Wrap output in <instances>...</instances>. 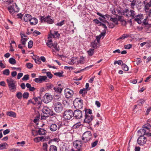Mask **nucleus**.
I'll return each mask as SVG.
<instances>
[{
    "instance_id": "nucleus-1",
    "label": "nucleus",
    "mask_w": 151,
    "mask_h": 151,
    "mask_svg": "<svg viewBox=\"0 0 151 151\" xmlns=\"http://www.w3.org/2000/svg\"><path fill=\"white\" fill-rule=\"evenodd\" d=\"M9 90L12 92L15 91L17 89L16 81L12 78L6 80Z\"/></svg>"
},
{
    "instance_id": "nucleus-2",
    "label": "nucleus",
    "mask_w": 151,
    "mask_h": 151,
    "mask_svg": "<svg viewBox=\"0 0 151 151\" xmlns=\"http://www.w3.org/2000/svg\"><path fill=\"white\" fill-rule=\"evenodd\" d=\"M24 20L25 22L29 21L30 24L35 25L38 22V20L36 18H32L31 15L29 14H26L24 16Z\"/></svg>"
},
{
    "instance_id": "nucleus-3",
    "label": "nucleus",
    "mask_w": 151,
    "mask_h": 151,
    "mask_svg": "<svg viewBox=\"0 0 151 151\" xmlns=\"http://www.w3.org/2000/svg\"><path fill=\"white\" fill-rule=\"evenodd\" d=\"M123 15L128 17H131L132 19L134 18L137 15L136 12L133 10H129L128 9H125L123 11Z\"/></svg>"
},
{
    "instance_id": "nucleus-4",
    "label": "nucleus",
    "mask_w": 151,
    "mask_h": 151,
    "mask_svg": "<svg viewBox=\"0 0 151 151\" xmlns=\"http://www.w3.org/2000/svg\"><path fill=\"white\" fill-rule=\"evenodd\" d=\"M92 134L90 131L85 132L82 135V139L84 142L86 143L90 140L91 138Z\"/></svg>"
},
{
    "instance_id": "nucleus-5",
    "label": "nucleus",
    "mask_w": 151,
    "mask_h": 151,
    "mask_svg": "<svg viewBox=\"0 0 151 151\" xmlns=\"http://www.w3.org/2000/svg\"><path fill=\"white\" fill-rule=\"evenodd\" d=\"M83 105V100L82 99L76 98L73 101V105L75 108L77 109H81Z\"/></svg>"
},
{
    "instance_id": "nucleus-6",
    "label": "nucleus",
    "mask_w": 151,
    "mask_h": 151,
    "mask_svg": "<svg viewBox=\"0 0 151 151\" xmlns=\"http://www.w3.org/2000/svg\"><path fill=\"white\" fill-rule=\"evenodd\" d=\"M53 106L55 110L57 113H61L63 110V106L61 103L60 102L54 103Z\"/></svg>"
},
{
    "instance_id": "nucleus-7",
    "label": "nucleus",
    "mask_w": 151,
    "mask_h": 151,
    "mask_svg": "<svg viewBox=\"0 0 151 151\" xmlns=\"http://www.w3.org/2000/svg\"><path fill=\"white\" fill-rule=\"evenodd\" d=\"M73 111L71 110L68 109L64 113L63 117L65 119L69 120L73 117Z\"/></svg>"
},
{
    "instance_id": "nucleus-8",
    "label": "nucleus",
    "mask_w": 151,
    "mask_h": 151,
    "mask_svg": "<svg viewBox=\"0 0 151 151\" xmlns=\"http://www.w3.org/2000/svg\"><path fill=\"white\" fill-rule=\"evenodd\" d=\"M42 111L44 114H46L48 116H55L56 114L55 113L53 112L52 111H51L50 109L47 106L44 107Z\"/></svg>"
},
{
    "instance_id": "nucleus-9",
    "label": "nucleus",
    "mask_w": 151,
    "mask_h": 151,
    "mask_svg": "<svg viewBox=\"0 0 151 151\" xmlns=\"http://www.w3.org/2000/svg\"><path fill=\"white\" fill-rule=\"evenodd\" d=\"M73 118L77 119H81L83 117L82 112L80 109H76L73 111Z\"/></svg>"
},
{
    "instance_id": "nucleus-10",
    "label": "nucleus",
    "mask_w": 151,
    "mask_h": 151,
    "mask_svg": "<svg viewBox=\"0 0 151 151\" xmlns=\"http://www.w3.org/2000/svg\"><path fill=\"white\" fill-rule=\"evenodd\" d=\"M74 93L73 91L69 88H66L65 90V96L68 99L72 97Z\"/></svg>"
},
{
    "instance_id": "nucleus-11",
    "label": "nucleus",
    "mask_w": 151,
    "mask_h": 151,
    "mask_svg": "<svg viewBox=\"0 0 151 151\" xmlns=\"http://www.w3.org/2000/svg\"><path fill=\"white\" fill-rule=\"evenodd\" d=\"M147 141L146 138L143 135H140L137 139V142L140 145H143L145 144Z\"/></svg>"
},
{
    "instance_id": "nucleus-12",
    "label": "nucleus",
    "mask_w": 151,
    "mask_h": 151,
    "mask_svg": "<svg viewBox=\"0 0 151 151\" xmlns=\"http://www.w3.org/2000/svg\"><path fill=\"white\" fill-rule=\"evenodd\" d=\"M85 119L84 120V123H86L90 125L91 122L92 121L94 118L93 115H89L86 114L85 115Z\"/></svg>"
},
{
    "instance_id": "nucleus-13",
    "label": "nucleus",
    "mask_w": 151,
    "mask_h": 151,
    "mask_svg": "<svg viewBox=\"0 0 151 151\" xmlns=\"http://www.w3.org/2000/svg\"><path fill=\"white\" fill-rule=\"evenodd\" d=\"M14 4L15 5V8H16V9H14V5L10 6L8 8L9 11L11 14L13 13L14 12H18L19 10V9L16 3H14Z\"/></svg>"
},
{
    "instance_id": "nucleus-14",
    "label": "nucleus",
    "mask_w": 151,
    "mask_h": 151,
    "mask_svg": "<svg viewBox=\"0 0 151 151\" xmlns=\"http://www.w3.org/2000/svg\"><path fill=\"white\" fill-rule=\"evenodd\" d=\"M32 134L33 135H35L34 133L35 132H36L37 134H38L40 135H43L45 134L46 132V130L41 128H39V130L38 131L33 129H32Z\"/></svg>"
},
{
    "instance_id": "nucleus-15",
    "label": "nucleus",
    "mask_w": 151,
    "mask_h": 151,
    "mask_svg": "<svg viewBox=\"0 0 151 151\" xmlns=\"http://www.w3.org/2000/svg\"><path fill=\"white\" fill-rule=\"evenodd\" d=\"M143 15L142 14H137L136 17L134 18V20L138 24H140L142 23V20L143 19Z\"/></svg>"
},
{
    "instance_id": "nucleus-16",
    "label": "nucleus",
    "mask_w": 151,
    "mask_h": 151,
    "mask_svg": "<svg viewBox=\"0 0 151 151\" xmlns=\"http://www.w3.org/2000/svg\"><path fill=\"white\" fill-rule=\"evenodd\" d=\"M60 127L59 124H52L50 126L49 129L50 131L52 132L56 131L58 129H59Z\"/></svg>"
},
{
    "instance_id": "nucleus-17",
    "label": "nucleus",
    "mask_w": 151,
    "mask_h": 151,
    "mask_svg": "<svg viewBox=\"0 0 151 151\" xmlns=\"http://www.w3.org/2000/svg\"><path fill=\"white\" fill-rule=\"evenodd\" d=\"M44 100L45 103H47L50 102L52 99L51 95L48 93H46L44 96Z\"/></svg>"
},
{
    "instance_id": "nucleus-18",
    "label": "nucleus",
    "mask_w": 151,
    "mask_h": 151,
    "mask_svg": "<svg viewBox=\"0 0 151 151\" xmlns=\"http://www.w3.org/2000/svg\"><path fill=\"white\" fill-rule=\"evenodd\" d=\"M82 142L81 140H76L73 142V145L76 148H80L82 146Z\"/></svg>"
},
{
    "instance_id": "nucleus-19",
    "label": "nucleus",
    "mask_w": 151,
    "mask_h": 151,
    "mask_svg": "<svg viewBox=\"0 0 151 151\" xmlns=\"http://www.w3.org/2000/svg\"><path fill=\"white\" fill-rule=\"evenodd\" d=\"M50 35L52 36L53 38H59L60 36V34L58 33V31H50Z\"/></svg>"
},
{
    "instance_id": "nucleus-20",
    "label": "nucleus",
    "mask_w": 151,
    "mask_h": 151,
    "mask_svg": "<svg viewBox=\"0 0 151 151\" xmlns=\"http://www.w3.org/2000/svg\"><path fill=\"white\" fill-rule=\"evenodd\" d=\"M51 17L49 15L46 17V22L49 24H52L54 22V20L51 18Z\"/></svg>"
},
{
    "instance_id": "nucleus-21",
    "label": "nucleus",
    "mask_w": 151,
    "mask_h": 151,
    "mask_svg": "<svg viewBox=\"0 0 151 151\" xmlns=\"http://www.w3.org/2000/svg\"><path fill=\"white\" fill-rule=\"evenodd\" d=\"M35 101V103L36 104H37L38 105H40L41 104V99L40 97H34L33 99Z\"/></svg>"
},
{
    "instance_id": "nucleus-22",
    "label": "nucleus",
    "mask_w": 151,
    "mask_h": 151,
    "mask_svg": "<svg viewBox=\"0 0 151 151\" xmlns=\"http://www.w3.org/2000/svg\"><path fill=\"white\" fill-rule=\"evenodd\" d=\"M143 23L145 26V27H147V28L149 29L151 28V23L150 24L148 23V22L147 21L146 19H145L143 20Z\"/></svg>"
},
{
    "instance_id": "nucleus-23",
    "label": "nucleus",
    "mask_w": 151,
    "mask_h": 151,
    "mask_svg": "<svg viewBox=\"0 0 151 151\" xmlns=\"http://www.w3.org/2000/svg\"><path fill=\"white\" fill-rule=\"evenodd\" d=\"M129 1L131 2L130 4L131 8L134 9V6L137 4V0H128Z\"/></svg>"
},
{
    "instance_id": "nucleus-24",
    "label": "nucleus",
    "mask_w": 151,
    "mask_h": 151,
    "mask_svg": "<svg viewBox=\"0 0 151 151\" xmlns=\"http://www.w3.org/2000/svg\"><path fill=\"white\" fill-rule=\"evenodd\" d=\"M53 89L57 93H61L63 88H61L57 87H54Z\"/></svg>"
},
{
    "instance_id": "nucleus-25",
    "label": "nucleus",
    "mask_w": 151,
    "mask_h": 151,
    "mask_svg": "<svg viewBox=\"0 0 151 151\" xmlns=\"http://www.w3.org/2000/svg\"><path fill=\"white\" fill-rule=\"evenodd\" d=\"M45 139L43 137H41L35 138L34 139V141L37 142L41 141H44Z\"/></svg>"
},
{
    "instance_id": "nucleus-26",
    "label": "nucleus",
    "mask_w": 151,
    "mask_h": 151,
    "mask_svg": "<svg viewBox=\"0 0 151 151\" xmlns=\"http://www.w3.org/2000/svg\"><path fill=\"white\" fill-rule=\"evenodd\" d=\"M98 44L96 42L95 40L94 41L92 42L91 43V46L94 49L97 48V46Z\"/></svg>"
},
{
    "instance_id": "nucleus-27",
    "label": "nucleus",
    "mask_w": 151,
    "mask_h": 151,
    "mask_svg": "<svg viewBox=\"0 0 151 151\" xmlns=\"http://www.w3.org/2000/svg\"><path fill=\"white\" fill-rule=\"evenodd\" d=\"M87 52L89 56H92L94 52V49H90L88 50L87 51Z\"/></svg>"
},
{
    "instance_id": "nucleus-28",
    "label": "nucleus",
    "mask_w": 151,
    "mask_h": 151,
    "mask_svg": "<svg viewBox=\"0 0 151 151\" xmlns=\"http://www.w3.org/2000/svg\"><path fill=\"white\" fill-rule=\"evenodd\" d=\"M138 132L139 134L140 133H141L142 135H145L147 133L146 131L145 130V129L143 128L142 129H140L138 131Z\"/></svg>"
},
{
    "instance_id": "nucleus-29",
    "label": "nucleus",
    "mask_w": 151,
    "mask_h": 151,
    "mask_svg": "<svg viewBox=\"0 0 151 151\" xmlns=\"http://www.w3.org/2000/svg\"><path fill=\"white\" fill-rule=\"evenodd\" d=\"M7 115L9 116L15 117L16 114L13 111H9L8 112Z\"/></svg>"
},
{
    "instance_id": "nucleus-30",
    "label": "nucleus",
    "mask_w": 151,
    "mask_h": 151,
    "mask_svg": "<svg viewBox=\"0 0 151 151\" xmlns=\"http://www.w3.org/2000/svg\"><path fill=\"white\" fill-rule=\"evenodd\" d=\"M49 151H57V148L55 146L51 145L49 149Z\"/></svg>"
},
{
    "instance_id": "nucleus-31",
    "label": "nucleus",
    "mask_w": 151,
    "mask_h": 151,
    "mask_svg": "<svg viewBox=\"0 0 151 151\" xmlns=\"http://www.w3.org/2000/svg\"><path fill=\"white\" fill-rule=\"evenodd\" d=\"M40 83H42L43 81L47 79V77L46 76H40Z\"/></svg>"
},
{
    "instance_id": "nucleus-32",
    "label": "nucleus",
    "mask_w": 151,
    "mask_h": 151,
    "mask_svg": "<svg viewBox=\"0 0 151 151\" xmlns=\"http://www.w3.org/2000/svg\"><path fill=\"white\" fill-rule=\"evenodd\" d=\"M7 145L6 142L2 143L0 144V150L5 149V147Z\"/></svg>"
},
{
    "instance_id": "nucleus-33",
    "label": "nucleus",
    "mask_w": 151,
    "mask_h": 151,
    "mask_svg": "<svg viewBox=\"0 0 151 151\" xmlns=\"http://www.w3.org/2000/svg\"><path fill=\"white\" fill-rule=\"evenodd\" d=\"M122 69L125 71H127L129 70L128 66L124 63H122Z\"/></svg>"
},
{
    "instance_id": "nucleus-34",
    "label": "nucleus",
    "mask_w": 151,
    "mask_h": 151,
    "mask_svg": "<svg viewBox=\"0 0 151 151\" xmlns=\"http://www.w3.org/2000/svg\"><path fill=\"white\" fill-rule=\"evenodd\" d=\"M54 86L51 84L48 83L46 84V88L47 89H51L52 90L53 89Z\"/></svg>"
},
{
    "instance_id": "nucleus-35",
    "label": "nucleus",
    "mask_w": 151,
    "mask_h": 151,
    "mask_svg": "<svg viewBox=\"0 0 151 151\" xmlns=\"http://www.w3.org/2000/svg\"><path fill=\"white\" fill-rule=\"evenodd\" d=\"M9 62L10 64L13 65L15 64L16 63L15 60L12 58L9 59Z\"/></svg>"
},
{
    "instance_id": "nucleus-36",
    "label": "nucleus",
    "mask_w": 151,
    "mask_h": 151,
    "mask_svg": "<svg viewBox=\"0 0 151 151\" xmlns=\"http://www.w3.org/2000/svg\"><path fill=\"white\" fill-rule=\"evenodd\" d=\"M110 20L113 22L114 24L117 25L118 24V22L117 21V19L116 18H111Z\"/></svg>"
},
{
    "instance_id": "nucleus-37",
    "label": "nucleus",
    "mask_w": 151,
    "mask_h": 151,
    "mask_svg": "<svg viewBox=\"0 0 151 151\" xmlns=\"http://www.w3.org/2000/svg\"><path fill=\"white\" fill-rule=\"evenodd\" d=\"M63 72L62 71L61 72H57L54 73V75L56 76H58L59 77H63Z\"/></svg>"
},
{
    "instance_id": "nucleus-38",
    "label": "nucleus",
    "mask_w": 151,
    "mask_h": 151,
    "mask_svg": "<svg viewBox=\"0 0 151 151\" xmlns=\"http://www.w3.org/2000/svg\"><path fill=\"white\" fill-rule=\"evenodd\" d=\"M129 35H128L126 34H124L122 35V37H120L117 40H119L120 39L121 40H124L125 38H127L129 37Z\"/></svg>"
},
{
    "instance_id": "nucleus-39",
    "label": "nucleus",
    "mask_w": 151,
    "mask_h": 151,
    "mask_svg": "<svg viewBox=\"0 0 151 151\" xmlns=\"http://www.w3.org/2000/svg\"><path fill=\"white\" fill-rule=\"evenodd\" d=\"M3 73L5 75L8 76L9 75L10 71L9 69H5L3 71Z\"/></svg>"
},
{
    "instance_id": "nucleus-40",
    "label": "nucleus",
    "mask_w": 151,
    "mask_h": 151,
    "mask_svg": "<svg viewBox=\"0 0 151 151\" xmlns=\"http://www.w3.org/2000/svg\"><path fill=\"white\" fill-rule=\"evenodd\" d=\"M145 101L144 99H140L137 101V104L139 106L142 105L145 102Z\"/></svg>"
},
{
    "instance_id": "nucleus-41",
    "label": "nucleus",
    "mask_w": 151,
    "mask_h": 151,
    "mask_svg": "<svg viewBox=\"0 0 151 151\" xmlns=\"http://www.w3.org/2000/svg\"><path fill=\"white\" fill-rule=\"evenodd\" d=\"M27 40V38H22L21 40V42L22 45L25 46L26 44V42Z\"/></svg>"
},
{
    "instance_id": "nucleus-42",
    "label": "nucleus",
    "mask_w": 151,
    "mask_h": 151,
    "mask_svg": "<svg viewBox=\"0 0 151 151\" xmlns=\"http://www.w3.org/2000/svg\"><path fill=\"white\" fill-rule=\"evenodd\" d=\"M29 96V93L27 92H25L23 93L22 96L23 99H27L28 98Z\"/></svg>"
},
{
    "instance_id": "nucleus-43",
    "label": "nucleus",
    "mask_w": 151,
    "mask_h": 151,
    "mask_svg": "<svg viewBox=\"0 0 151 151\" xmlns=\"http://www.w3.org/2000/svg\"><path fill=\"white\" fill-rule=\"evenodd\" d=\"M57 45L58 44L57 42H54V43L52 44V46L56 50L58 51H59V49L57 47Z\"/></svg>"
},
{
    "instance_id": "nucleus-44",
    "label": "nucleus",
    "mask_w": 151,
    "mask_h": 151,
    "mask_svg": "<svg viewBox=\"0 0 151 151\" xmlns=\"http://www.w3.org/2000/svg\"><path fill=\"white\" fill-rule=\"evenodd\" d=\"M85 114H86L87 115H88V114H92V110L91 109H86L85 110Z\"/></svg>"
},
{
    "instance_id": "nucleus-45",
    "label": "nucleus",
    "mask_w": 151,
    "mask_h": 151,
    "mask_svg": "<svg viewBox=\"0 0 151 151\" xmlns=\"http://www.w3.org/2000/svg\"><path fill=\"white\" fill-rule=\"evenodd\" d=\"M108 24V27L111 28H113L115 26V24L113 23H109L107 21H105Z\"/></svg>"
},
{
    "instance_id": "nucleus-46",
    "label": "nucleus",
    "mask_w": 151,
    "mask_h": 151,
    "mask_svg": "<svg viewBox=\"0 0 151 151\" xmlns=\"http://www.w3.org/2000/svg\"><path fill=\"white\" fill-rule=\"evenodd\" d=\"M17 97L19 99H21L22 97V94L21 92H18L17 93L16 95Z\"/></svg>"
},
{
    "instance_id": "nucleus-47",
    "label": "nucleus",
    "mask_w": 151,
    "mask_h": 151,
    "mask_svg": "<svg viewBox=\"0 0 151 151\" xmlns=\"http://www.w3.org/2000/svg\"><path fill=\"white\" fill-rule=\"evenodd\" d=\"M40 117V114L37 115L35 117V118L34 119L33 122L35 123H36L39 120Z\"/></svg>"
},
{
    "instance_id": "nucleus-48",
    "label": "nucleus",
    "mask_w": 151,
    "mask_h": 151,
    "mask_svg": "<svg viewBox=\"0 0 151 151\" xmlns=\"http://www.w3.org/2000/svg\"><path fill=\"white\" fill-rule=\"evenodd\" d=\"M150 5V4L148 3L146 4L145 6V10L146 11L149 9V7H151Z\"/></svg>"
},
{
    "instance_id": "nucleus-49",
    "label": "nucleus",
    "mask_w": 151,
    "mask_h": 151,
    "mask_svg": "<svg viewBox=\"0 0 151 151\" xmlns=\"http://www.w3.org/2000/svg\"><path fill=\"white\" fill-rule=\"evenodd\" d=\"M117 17H118V19L119 21L121 22H123L124 21L123 17L118 15Z\"/></svg>"
},
{
    "instance_id": "nucleus-50",
    "label": "nucleus",
    "mask_w": 151,
    "mask_h": 151,
    "mask_svg": "<svg viewBox=\"0 0 151 151\" xmlns=\"http://www.w3.org/2000/svg\"><path fill=\"white\" fill-rule=\"evenodd\" d=\"M47 76L49 78L51 79L53 77L52 74L50 72H46Z\"/></svg>"
},
{
    "instance_id": "nucleus-51",
    "label": "nucleus",
    "mask_w": 151,
    "mask_h": 151,
    "mask_svg": "<svg viewBox=\"0 0 151 151\" xmlns=\"http://www.w3.org/2000/svg\"><path fill=\"white\" fill-rule=\"evenodd\" d=\"M33 42L32 40L29 41L28 43V47L29 48H31L33 46Z\"/></svg>"
},
{
    "instance_id": "nucleus-52",
    "label": "nucleus",
    "mask_w": 151,
    "mask_h": 151,
    "mask_svg": "<svg viewBox=\"0 0 151 151\" xmlns=\"http://www.w3.org/2000/svg\"><path fill=\"white\" fill-rule=\"evenodd\" d=\"M26 66L27 68L30 69L33 67V65L31 63H29L26 64Z\"/></svg>"
},
{
    "instance_id": "nucleus-53",
    "label": "nucleus",
    "mask_w": 151,
    "mask_h": 151,
    "mask_svg": "<svg viewBox=\"0 0 151 151\" xmlns=\"http://www.w3.org/2000/svg\"><path fill=\"white\" fill-rule=\"evenodd\" d=\"M81 125L80 122L74 124L73 126V127L74 129H76L78 128Z\"/></svg>"
},
{
    "instance_id": "nucleus-54",
    "label": "nucleus",
    "mask_w": 151,
    "mask_h": 151,
    "mask_svg": "<svg viewBox=\"0 0 151 151\" xmlns=\"http://www.w3.org/2000/svg\"><path fill=\"white\" fill-rule=\"evenodd\" d=\"M29 75L28 74L25 75L22 78V80L23 81H27L29 79Z\"/></svg>"
},
{
    "instance_id": "nucleus-55",
    "label": "nucleus",
    "mask_w": 151,
    "mask_h": 151,
    "mask_svg": "<svg viewBox=\"0 0 151 151\" xmlns=\"http://www.w3.org/2000/svg\"><path fill=\"white\" fill-rule=\"evenodd\" d=\"M47 145L46 143H45L43 144V149L45 151H47Z\"/></svg>"
},
{
    "instance_id": "nucleus-56",
    "label": "nucleus",
    "mask_w": 151,
    "mask_h": 151,
    "mask_svg": "<svg viewBox=\"0 0 151 151\" xmlns=\"http://www.w3.org/2000/svg\"><path fill=\"white\" fill-rule=\"evenodd\" d=\"M65 20H63L61 22L57 23L56 25L57 26H61L63 25L64 24H65Z\"/></svg>"
},
{
    "instance_id": "nucleus-57",
    "label": "nucleus",
    "mask_w": 151,
    "mask_h": 151,
    "mask_svg": "<svg viewBox=\"0 0 151 151\" xmlns=\"http://www.w3.org/2000/svg\"><path fill=\"white\" fill-rule=\"evenodd\" d=\"M98 142V140H96L94 142L92 143L91 147H95L97 144Z\"/></svg>"
},
{
    "instance_id": "nucleus-58",
    "label": "nucleus",
    "mask_w": 151,
    "mask_h": 151,
    "mask_svg": "<svg viewBox=\"0 0 151 151\" xmlns=\"http://www.w3.org/2000/svg\"><path fill=\"white\" fill-rule=\"evenodd\" d=\"M145 12L147 13V15L149 17H150L151 14V9L147 10H146L145 11Z\"/></svg>"
},
{
    "instance_id": "nucleus-59",
    "label": "nucleus",
    "mask_w": 151,
    "mask_h": 151,
    "mask_svg": "<svg viewBox=\"0 0 151 151\" xmlns=\"http://www.w3.org/2000/svg\"><path fill=\"white\" fill-rule=\"evenodd\" d=\"M40 19L41 22H46V17L45 18L44 16H41L40 18Z\"/></svg>"
},
{
    "instance_id": "nucleus-60",
    "label": "nucleus",
    "mask_w": 151,
    "mask_h": 151,
    "mask_svg": "<svg viewBox=\"0 0 151 151\" xmlns=\"http://www.w3.org/2000/svg\"><path fill=\"white\" fill-rule=\"evenodd\" d=\"M132 47V45L131 44H128L125 45L124 47L125 49H130Z\"/></svg>"
},
{
    "instance_id": "nucleus-61",
    "label": "nucleus",
    "mask_w": 151,
    "mask_h": 151,
    "mask_svg": "<svg viewBox=\"0 0 151 151\" xmlns=\"http://www.w3.org/2000/svg\"><path fill=\"white\" fill-rule=\"evenodd\" d=\"M142 127L144 128L145 130L146 131V132H150V127H144V125Z\"/></svg>"
},
{
    "instance_id": "nucleus-62",
    "label": "nucleus",
    "mask_w": 151,
    "mask_h": 151,
    "mask_svg": "<svg viewBox=\"0 0 151 151\" xmlns=\"http://www.w3.org/2000/svg\"><path fill=\"white\" fill-rule=\"evenodd\" d=\"M106 33V29H104V30H103V31H102L101 32V34L99 35H100L101 37H102V36L104 37Z\"/></svg>"
},
{
    "instance_id": "nucleus-63",
    "label": "nucleus",
    "mask_w": 151,
    "mask_h": 151,
    "mask_svg": "<svg viewBox=\"0 0 151 151\" xmlns=\"http://www.w3.org/2000/svg\"><path fill=\"white\" fill-rule=\"evenodd\" d=\"M10 130L9 129H7L4 130L3 132V134L4 135H5L8 133L10 132Z\"/></svg>"
},
{
    "instance_id": "nucleus-64",
    "label": "nucleus",
    "mask_w": 151,
    "mask_h": 151,
    "mask_svg": "<svg viewBox=\"0 0 151 151\" xmlns=\"http://www.w3.org/2000/svg\"><path fill=\"white\" fill-rule=\"evenodd\" d=\"M23 74L22 73H18L17 76V79H19L23 76Z\"/></svg>"
}]
</instances>
